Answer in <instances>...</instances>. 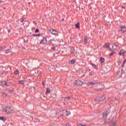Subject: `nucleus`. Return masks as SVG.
<instances>
[{
	"label": "nucleus",
	"mask_w": 126,
	"mask_h": 126,
	"mask_svg": "<svg viewBox=\"0 0 126 126\" xmlns=\"http://www.w3.org/2000/svg\"><path fill=\"white\" fill-rule=\"evenodd\" d=\"M66 126H69V123L66 124Z\"/></svg>",
	"instance_id": "c9c22d12"
},
{
	"label": "nucleus",
	"mask_w": 126,
	"mask_h": 126,
	"mask_svg": "<svg viewBox=\"0 0 126 126\" xmlns=\"http://www.w3.org/2000/svg\"><path fill=\"white\" fill-rule=\"evenodd\" d=\"M110 46V44L108 43H106L105 44L104 47H105V48H109V46Z\"/></svg>",
	"instance_id": "aec40b11"
},
{
	"label": "nucleus",
	"mask_w": 126,
	"mask_h": 126,
	"mask_svg": "<svg viewBox=\"0 0 126 126\" xmlns=\"http://www.w3.org/2000/svg\"><path fill=\"white\" fill-rule=\"evenodd\" d=\"M4 72V70H3V67H0V74H2Z\"/></svg>",
	"instance_id": "9d476101"
},
{
	"label": "nucleus",
	"mask_w": 126,
	"mask_h": 126,
	"mask_svg": "<svg viewBox=\"0 0 126 126\" xmlns=\"http://www.w3.org/2000/svg\"><path fill=\"white\" fill-rule=\"evenodd\" d=\"M109 111H105L104 113H103V117H106L107 116H108V115H109Z\"/></svg>",
	"instance_id": "1a4fd4ad"
},
{
	"label": "nucleus",
	"mask_w": 126,
	"mask_h": 126,
	"mask_svg": "<svg viewBox=\"0 0 126 126\" xmlns=\"http://www.w3.org/2000/svg\"><path fill=\"white\" fill-rule=\"evenodd\" d=\"M126 63V59L125 60V61L123 62V64H125V63Z\"/></svg>",
	"instance_id": "2f4dec72"
},
{
	"label": "nucleus",
	"mask_w": 126,
	"mask_h": 126,
	"mask_svg": "<svg viewBox=\"0 0 126 126\" xmlns=\"http://www.w3.org/2000/svg\"><path fill=\"white\" fill-rule=\"evenodd\" d=\"M37 73H38L39 75H40V74L41 73V71H37Z\"/></svg>",
	"instance_id": "7c9ffc66"
},
{
	"label": "nucleus",
	"mask_w": 126,
	"mask_h": 126,
	"mask_svg": "<svg viewBox=\"0 0 126 126\" xmlns=\"http://www.w3.org/2000/svg\"><path fill=\"white\" fill-rule=\"evenodd\" d=\"M19 82L21 84H24V81H23V80L19 81Z\"/></svg>",
	"instance_id": "4be33fe9"
},
{
	"label": "nucleus",
	"mask_w": 126,
	"mask_h": 126,
	"mask_svg": "<svg viewBox=\"0 0 126 126\" xmlns=\"http://www.w3.org/2000/svg\"><path fill=\"white\" fill-rule=\"evenodd\" d=\"M91 65H92V66H93V67H94V68H96L97 67V66H96V65H95V64H94V63H91Z\"/></svg>",
	"instance_id": "412c9836"
},
{
	"label": "nucleus",
	"mask_w": 126,
	"mask_h": 126,
	"mask_svg": "<svg viewBox=\"0 0 126 126\" xmlns=\"http://www.w3.org/2000/svg\"><path fill=\"white\" fill-rule=\"evenodd\" d=\"M100 62L101 63H104L105 62V59H104L103 57H101L100 59Z\"/></svg>",
	"instance_id": "9b49d317"
},
{
	"label": "nucleus",
	"mask_w": 126,
	"mask_h": 126,
	"mask_svg": "<svg viewBox=\"0 0 126 126\" xmlns=\"http://www.w3.org/2000/svg\"><path fill=\"white\" fill-rule=\"evenodd\" d=\"M9 70H10V68H7L4 70V72H5V73H7V72H8V71H9Z\"/></svg>",
	"instance_id": "2eb2a0df"
},
{
	"label": "nucleus",
	"mask_w": 126,
	"mask_h": 126,
	"mask_svg": "<svg viewBox=\"0 0 126 126\" xmlns=\"http://www.w3.org/2000/svg\"><path fill=\"white\" fill-rule=\"evenodd\" d=\"M50 92H51V90H50L49 88H47L46 92V94L50 93Z\"/></svg>",
	"instance_id": "a211bd4d"
},
{
	"label": "nucleus",
	"mask_w": 126,
	"mask_h": 126,
	"mask_svg": "<svg viewBox=\"0 0 126 126\" xmlns=\"http://www.w3.org/2000/svg\"><path fill=\"white\" fill-rule=\"evenodd\" d=\"M2 85H3V84H6L5 82H2Z\"/></svg>",
	"instance_id": "473e14b6"
},
{
	"label": "nucleus",
	"mask_w": 126,
	"mask_h": 126,
	"mask_svg": "<svg viewBox=\"0 0 126 126\" xmlns=\"http://www.w3.org/2000/svg\"><path fill=\"white\" fill-rule=\"evenodd\" d=\"M62 20H63V21H64V19H63Z\"/></svg>",
	"instance_id": "37998d69"
},
{
	"label": "nucleus",
	"mask_w": 126,
	"mask_h": 126,
	"mask_svg": "<svg viewBox=\"0 0 126 126\" xmlns=\"http://www.w3.org/2000/svg\"><path fill=\"white\" fill-rule=\"evenodd\" d=\"M52 50H55V47L52 48Z\"/></svg>",
	"instance_id": "4c0bfd02"
},
{
	"label": "nucleus",
	"mask_w": 126,
	"mask_h": 126,
	"mask_svg": "<svg viewBox=\"0 0 126 126\" xmlns=\"http://www.w3.org/2000/svg\"><path fill=\"white\" fill-rule=\"evenodd\" d=\"M3 0H0V3L1 2H3Z\"/></svg>",
	"instance_id": "72a5a7b5"
},
{
	"label": "nucleus",
	"mask_w": 126,
	"mask_h": 126,
	"mask_svg": "<svg viewBox=\"0 0 126 126\" xmlns=\"http://www.w3.org/2000/svg\"><path fill=\"white\" fill-rule=\"evenodd\" d=\"M10 31H8V33H10Z\"/></svg>",
	"instance_id": "a19ab883"
},
{
	"label": "nucleus",
	"mask_w": 126,
	"mask_h": 126,
	"mask_svg": "<svg viewBox=\"0 0 126 126\" xmlns=\"http://www.w3.org/2000/svg\"><path fill=\"white\" fill-rule=\"evenodd\" d=\"M123 8H124L125 9V8H126L125 7H123Z\"/></svg>",
	"instance_id": "79ce46f5"
},
{
	"label": "nucleus",
	"mask_w": 126,
	"mask_h": 126,
	"mask_svg": "<svg viewBox=\"0 0 126 126\" xmlns=\"http://www.w3.org/2000/svg\"><path fill=\"white\" fill-rule=\"evenodd\" d=\"M112 49H113L114 50H117V49H118V46H117L116 45L112 46Z\"/></svg>",
	"instance_id": "ddd939ff"
},
{
	"label": "nucleus",
	"mask_w": 126,
	"mask_h": 126,
	"mask_svg": "<svg viewBox=\"0 0 126 126\" xmlns=\"http://www.w3.org/2000/svg\"><path fill=\"white\" fill-rule=\"evenodd\" d=\"M75 26H76V28H78V29H79V28H80V24L79 23L76 24L75 25Z\"/></svg>",
	"instance_id": "dca6fc26"
},
{
	"label": "nucleus",
	"mask_w": 126,
	"mask_h": 126,
	"mask_svg": "<svg viewBox=\"0 0 126 126\" xmlns=\"http://www.w3.org/2000/svg\"><path fill=\"white\" fill-rule=\"evenodd\" d=\"M105 99V97L104 96H99L97 98V99L96 100V102H99L100 101H103Z\"/></svg>",
	"instance_id": "6e6552de"
},
{
	"label": "nucleus",
	"mask_w": 126,
	"mask_h": 126,
	"mask_svg": "<svg viewBox=\"0 0 126 126\" xmlns=\"http://www.w3.org/2000/svg\"><path fill=\"white\" fill-rule=\"evenodd\" d=\"M21 22H23L24 21V18H23V19H21Z\"/></svg>",
	"instance_id": "c756f323"
},
{
	"label": "nucleus",
	"mask_w": 126,
	"mask_h": 126,
	"mask_svg": "<svg viewBox=\"0 0 126 126\" xmlns=\"http://www.w3.org/2000/svg\"><path fill=\"white\" fill-rule=\"evenodd\" d=\"M14 73H15V74H18V70H17L15 71Z\"/></svg>",
	"instance_id": "cd10ccee"
},
{
	"label": "nucleus",
	"mask_w": 126,
	"mask_h": 126,
	"mask_svg": "<svg viewBox=\"0 0 126 126\" xmlns=\"http://www.w3.org/2000/svg\"><path fill=\"white\" fill-rule=\"evenodd\" d=\"M87 85L88 86H94V88H95L96 90H100V85L99 83H95L93 82H88L87 83Z\"/></svg>",
	"instance_id": "f257e3e1"
},
{
	"label": "nucleus",
	"mask_w": 126,
	"mask_h": 126,
	"mask_svg": "<svg viewBox=\"0 0 126 126\" xmlns=\"http://www.w3.org/2000/svg\"><path fill=\"white\" fill-rule=\"evenodd\" d=\"M11 51L10 49H7L5 51V54H10L11 53Z\"/></svg>",
	"instance_id": "f8f14e48"
},
{
	"label": "nucleus",
	"mask_w": 126,
	"mask_h": 126,
	"mask_svg": "<svg viewBox=\"0 0 126 126\" xmlns=\"http://www.w3.org/2000/svg\"><path fill=\"white\" fill-rule=\"evenodd\" d=\"M70 51H71V53L72 54V53H73V52H74V48H73V47L71 48Z\"/></svg>",
	"instance_id": "5701e85b"
},
{
	"label": "nucleus",
	"mask_w": 126,
	"mask_h": 126,
	"mask_svg": "<svg viewBox=\"0 0 126 126\" xmlns=\"http://www.w3.org/2000/svg\"><path fill=\"white\" fill-rule=\"evenodd\" d=\"M38 32H39V29H36V30L35 31V33H38Z\"/></svg>",
	"instance_id": "c85d7f7f"
},
{
	"label": "nucleus",
	"mask_w": 126,
	"mask_h": 126,
	"mask_svg": "<svg viewBox=\"0 0 126 126\" xmlns=\"http://www.w3.org/2000/svg\"><path fill=\"white\" fill-rule=\"evenodd\" d=\"M43 85H45V84L44 83H43Z\"/></svg>",
	"instance_id": "c03bdc74"
},
{
	"label": "nucleus",
	"mask_w": 126,
	"mask_h": 126,
	"mask_svg": "<svg viewBox=\"0 0 126 126\" xmlns=\"http://www.w3.org/2000/svg\"><path fill=\"white\" fill-rule=\"evenodd\" d=\"M33 23H34L35 24H36V21H33Z\"/></svg>",
	"instance_id": "58836bf2"
},
{
	"label": "nucleus",
	"mask_w": 126,
	"mask_h": 126,
	"mask_svg": "<svg viewBox=\"0 0 126 126\" xmlns=\"http://www.w3.org/2000/svg\"><path fill=\"white\" fill-rule=\"evenodd\" d=\"M77 126H87V125H82L81 124H77Z\"/></svg>",
	"instance_id": "b1692460"
},
{
	"label": "nucleus",
	"mask_w": 126,
	"mask_h": 126,
	"mask_svg": "<svg viewBox=\"0 0 126 126\" xmlns=\"http://www.w3.org/2000/svg\"><path fill=\"white\" fill-rule=\"evenodd\" d=\"M68 115H70V112H69L68 113Z\"/></svg>",
	"instance_id": "ea45409f"
},
{
	"label": "nucleus",
	"mask_w": 126,
	"mask_h": 126,
	"mask_svg": "<svg viewBox=\"0 0 126 126\" xmlns=\"http://www.w3.org/2000/svg\"><path fill=\"white\" fill-rule=\"evenodd\" d=\"M46 43H47V38L46 37H43L40 42V44H46Z\"/></svg>",
	"instance_id": "0eeeda50"
},
{
	"label": "nucleus",
	"mask_w": 126,
	"mask_h": 126,
	"mask_svg": "<svg viewBox=\"0 0 126 126\" xmlns=\"http://www.w3.org/2000/svg\"><path fill=\"white\" fill-rule=\"evenodd\" d=\"M2 96H3V97H7V94H6V93H3L2 94Z\"/></svg>",
	"instance_id": "6ab92c4d"
},
{
	"label": "nucleus",
	"mask_w": 126,
	"mask_h": 126,
	"mask_svg": "<svg viewBox=\"0 0 126 126\" xmlns=\"http://www.w3.org/2000/svg\"><path fill=\"white\" fill-rule=\"evenodd\" d=\"M110 126H116V123H112V125Z\"/></svg>",
	"instance_id": "bb28decb"
},
{
	"label": "nucleus",
	"mask_w": 126,
	"mask_h": 126,
	"mask_svg": "<svg viewBox=\"0 0 126 126\" xmlns=\"http://www.w3.org/2000/svg\"><path fill=\"white\" fill-rule=\"evenodd\" d=\"M75 84L78 86H82V84H83V83L81 81L78 80V81H76Z\"/></svg>",
	"instance_id": "423d86ee"
},
{
	"label": "nucleus",
	"mask_w": 126,
	"mask_h": 126,
	"mask_svg": "<svg viewBox=\"0 0 126 126\" xmlns=\"http://www.w3.org/2000/svg\"><path fill=\"white\" fill-rule=\"evenodd\" d=\"M120 30L122 32H126V26H124V25H121L120 26Z\"/></svg>",
	"instance_id": "39448f33"
},
{
	"label": "nucleus",
	"mask_w": 126,
	"mask_h": 126,
	"mask_svg": "<svg viewBox=\"0 0 126 126\" xmlns=\"http://www.w3.org/2000/svg\"><path fill=\"white\" fill-rule=\"evenodd\" d=\"M50 32L52 34V35H57V36H59V34H58V32L55 30H50Z\"/></svg>",
	"instance_id": "7ed1b4c3"
},
{
	"label": "nucleus",
	"mask_w": 126,
	"mask_h": 126,
	"mask_svg": "<svg viewBox=\"0 0 126 126\" xmlns=\"http://www.w3.org/2000/svg\"><path fill=\"white\" fill-rule=\"evenodd\" d=\"M115 54V52H112L110 54V57H112V56H113Z\"/></svg>",
	"instance_id": "a878e982"
},
{
	"label": "nucleus",
	"mask_w": 126,
	"mask_h": 126,
	"mask_svg": "<svg viewBox=\"0 0 126 126\" xmlns=\"http://www.w3.org/2000/svg\"><path fill=\"white\" fill-rule=\"evenodd\" d=\"M84 42L86 44L87 43V37L85 36L84 38Z\"/></svg>",
	"instance_id": "f3484780"
},
{
	"label": "nucleus",
	"mask_w": 126,
	"mask_h": 126,
	"mask_svg": "<svg viewBox=\"0 0 126 126\" xmlns=\"http://www.w3.org/2000/svg\"><path fill=\"white\" fill-rule=\"evenodd\" d=\"M4 111H5L6 113H8L9 114H10L13 112L12 108L8 106H6V107H5V109H4Z\"/></svg>",
	"instance_id": "f03ea898"
},
{
	"label": "nucleus",
	"mask_w": 126,
	"mask_h": 126,
	"mask_svg": "<svg viewBox=\"0 0 126 126\" xmlns=\"http://www.w3.org/2000/svg\"><path fill=\"white\" fill-rule=\"evenodd\" d=\"M119 56H126V51H125L124 50H120L119 53Z\"/></svg>",
	"instance_id": "20e7f679"
},
{
	"label": "nucleus",
	"mask_w": 126,
	"mask_h": 126,
	"mask_svg": "<svg viewBox=\"0 0 126 126\" xmlns=\"http://www.w3.org/2000/svg\"><path fill=\"white\" fill-rule=\"evenodd\" d=\"M70 63H72V64H73V63H75V61H74V60H70Z\"/></svg>",
	"instance_id": "393cba45"
},
{
	"label": "nucleus",
	"mask_w": 126,
	"mask_h": 126,
	"mask_svg": "<svg viewBox=\"0 0 126 126\" xmlns=\"http://www.w3.org/2000/svg\"><path fill=\"white\" fill-rule=\"evenodd\" d=\"M90 75L91 76H92V72H91V73H90Z\"/></svg>",
	"instance_id": "e433bc0d"
},
{
	"label": "nucleus",
	"mask_w": 126,
	"mask_h": 126,
	"mask_svg": "<svg viewBox=\"0 0 126 126\" xmlns=\"http://www.w3.org/2000/svg\"><path fill=\"white\" fill-rule=\"evenodd\" d=\"M0 121H3V122H5V121H6V119H5L3 117H0Z\"/></svg>",
	"instance_id": "4468645a"
},
{
	"label": "nucleus",
	"mask_w": 126,
	"mask_h": 126,
	"mask_svg": "<svg viewBox=\"0 0 126 126\" xmlns=\"http://www.w3.org/2000/svg\"><path fill=\"white\" fill-rule=\"evenodd\" d=\"M66 99H67V100H69V99H70V97H66Z\"/></svg>",
	"instance_id": "f704fd0d"
}]
</instances>
